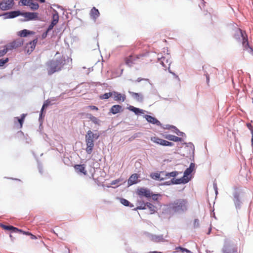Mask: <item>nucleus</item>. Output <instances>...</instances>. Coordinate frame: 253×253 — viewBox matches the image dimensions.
Instances as JSON below:
<instances>
[{
  "instance_id": "obj_47",
  "label": "nucleus",
  "mask_w": 253,
  "mask_h": 253,
  "mask_svg": "<svg viewBox=\"0 0 253 253\" xmlns=\"http://www.w3.org/2000/svg\"><path fill=\"white\" fill-rule=\"evenodd\" d=\"M142 135V133L140 132L135 133L132 136V138L135 139L137 137H140Z\"/></svg>"
},
{
  "instance_id": "obj_30",
  "label": "nucleus",
  "mask_w": 253,
  "mask_h": 253,
  "mask_svg": "<svg viewBox=\"0 0 253 253\" xmlns=\"http://www.w3.org/2000/svg\"><path fill=\"white\" fill-rule=\"evenodd\" d=\"M34 33L35 32L33 31H30L28 30L24 29L18 32V36H20L21 37H25L28 35L34 34Z\"/></svg>"
},
{
  "instance_id": "obj_25",
  "label": "nucleus",
  "mask_w": 253,
  "mask_h": 253,
  "mask_svg": "<svg viewBox=\"0 0 253 253\" xmlns=\"http://www.w3.org/2000/svg\"><path fill=\"white\" fill-rule=\"evenodd\" d=\"M86 118L89 119L93 123L98 126L100 125V120H99L97 118L92 115L91 114H87Z\"/></svg>"
},
{
  "instance_id": "obj_52",
  "label": "nucleus",
  "mask_w": 253,
  "mask_h": 253,
  "mask_svg": "<svg viewBox=\"0 0 253 253\" xmlns=\"http://www.w3.org/2000/svg\"><path fill=\"white\" fill-rule=\"evenodd\" d=\"M20 231H18V233H22L23 234L26 235H29V236L31 234V233L29 232L24 231L21 229H20Z\"/></svg>"
},
{
  "instance_id": "obj_42",
  "label": "nucleus",
  "mask_w": 253,
  "mask_h": 253,
  "mask_svg": "<svg viewBox=\"0 0 253 253\" xmlns=\"http://www.w3.org/2000/svg\"><path fill=\"white\" fill-rule=\"evenodd\" d=\"M176 250H180L181 252H182L183 253L186 252L187 253H192V252H191L189 250H188L186 248H184L181 247L176 248Z\"/></svg>"
},
{
  "instance_id": "obj_22",
  "label": "nucleus",
  "mask_w": 253,
  "mask_h": 253,
  "mask_svg": "<svg viewBox=\"0 0 253 253\" xmlns=\"http://www.w3.org/2000/svg\"><path fill=\"white\" fill-rule=\"evenodd\" d=\"M89 14L91 18L95 20L99 17L100 13L97 8L93 7L90 10Z\"/></svg>"
},
{
  "instance_id": "obj_44",
  "label": "nucleus",
  "mask_w": 253,
  "mask_h": 253,
  "mask_svg": "<svg viewBox=\"0 0 253 253\" xmlns=\"http://www.w3.org/2000/svg\"><path fill=\"white\" fill-rule=\"evenodd\" d=\"M14 120L18 121V122L20 125V127H21L22 126L23 122L24 121V118H19L18 117H15L14 118Z\"/></svg>"
},
{
  "instance_id": "obj_54",
  "label": "nucleus",
  "mask_w": 253,
  "mask_h": 253,
  "mask_svg": "<svg viewBox=\"0 0 253 253\" xmlns=\"http://www.w3.org/2000/svg\"><path fill=\"white\" fill-rule=\"evenodd\" d=\"M121 181V180L120 179H116V180L112 181V182H111V184L112 185H115L116 184L119 183Z\"/></svg>"
},
{
  "instance_id": "obj_36",
  "label": "nucleus",
  "mask_w": 253,
  "mask_h": 253,
  "mask_svg": "<svg viewBox=\"0 0 253 253\" xmlns=\"http://www.w3.org/2000/svg\"><path fill=\"white\" fill-rule=\"evenodd\" d=\"M160 63H168L169 60V56L167 55L166 56H163L159 59Z\"/></svg>"
},
{
  "instance_id": "obj_11",
  "label": "nucleus",
  "mask_w": 253,
  "mask_h": 253,
  "mask_svg": "<svg viewBox=\"0 0 253 253\" xmlns=\"http://www.w3.org/2000/svg\"><path fill=\"white\" fill-rule=\"evenodd\" d=\"M146 236L152 241L156 243L164 242L165 239L163 235H156L149 233H146Z\"/></svg>"
},
{
  "instance_id": "obj_38",
  "label": "nucleus",
  "mask_w": 253,
  "mask_h": 253,
  "mask_svg": "<svg viewBox=\"0 0 253 253\" xmlns=\"http://www.w3.org/2000/svg\"><path fill=\"white\" fill-rule=\"evenodd\" d=\"M50 103V101H48V100H46L43 104L42 106V109H41V113H40V119L42 117V112H43V109L45 107H47L49 104Z\"/></svg>"
},
{
  "instance_id": "obj_64",
  "label": "nucleus",
  "mask_w": 253,
  "mask_h": 253,
  "mask_svg": "<svg viewBox=\"0 0 253 253\" xmlns=\"http://www.w3.org/2000/svg\"><path fill=\"white\" fill-rule=\"evenodd\" d=\"M9 237L11 239V241L12 242H14L15 238L11 234H10V235H9Z\"/></svg>"
},
{
  "instance_id": "obj_62",
  "label": "nucleus",
  "mask_w": 253,
  "mask_h": 253,
  "mask_svg": "<svg viewBox=\"0 0 253 253\" xmlns=\"http://www.w3.org/2000/svg\"><path fill=\"white\" fill-rule=\"evenodd\" d=\"M38 168H39V171L41 173H42V166H41V165L39 164L38 165Z\"/></svg>"
},
{
  "instance_id": "obj_58",
  "label": "nucleus",
  "mask_w": 253,
  "mask_h": 253,
  "mask_svg": "<svg viewBox=\"0 0 253 253\" xmlns=\"http://www.w3.org/2000/svg\"><path fill=\"white\" fill-rule=\"evenodd\" d=\"M205 75L206 76L207 83V84H209V83L210 82V77H209V75L207 73H205Z\"/></svg>"
},
{
  "instance_id": "obj_16",
  "label": "nucleus",
  "mask_w": 253,
  "mask_h": 253,
  "mask_svg": "<svg viewBox=\"0 0 253 253\" xmlns=\"http://www.w3.org/2000/svg\"><path fill=\"white\" fill-rule=\"evenodd\" d=\"M173 184H185L188 183L190 180L191 178H186L183 175L182 177L178 179H175L173 178Z\"/></svg>"
},
{
  "instance_id": "obj_12",
  "label": "nucleus",
  "mask_w": 253,
  "mask_h": 253,
  "mask_svg": "<svg viewBox=\"0 0 253 253\" xmlns=\"http://www.w3.org/2000/svg\"><path fill=\"white\" fill-rule=\"evenodd\" d=\"M233 201L237 210H240L242 206V201L240 197L239 193L235 191L233 193Z\"/></svg>"
},
{
  "instance_id": "obj_45",
  "label": "nucleus",
  "mask_w": 253,
  "mask_h": 253,
  "mask_svg": "<svg viewBox=\"0 0 253 253\" xmlns=\"http://www.w3.org/2000/svg\"><path fill=\"white\" fill-rule=\"evenodd\" d=\"M168 65H169V68H168L169 72L170 74H172V75L174 76V78H175V79H177V80H178V81H180V79H179V78L178 77V76H177V75H176L174 72H171V70H170V67H169V65H170V64H168Z\"/></svg>"
},
{
  "instance_id": "obj_51",
  "label": "nucleus",
  "mask_w": 253,
  "mask_h": 253,
  "mask_svg": "<svg viewBox=\"0 0 253 253\" xmlns=\"http://www.w3.org/2000/svg\"><path fill=\"white\" fill-rule=\"evenodd\" d=\"M172 128H174V130H172V131L174 133H176L177 135H178V131H180L176 126H172V127H171Z\"/></svg>"
},
{
  "instance_id": "obj_50",
  "label": "nucleus",
  "mask_w": 253,
  "mask_h": 253,
  "mask_svg": "<svg viewBox=\"0 0 253 253\" xmlns=\"http://www.w3.org/2000/svg\"><path fill=\"white\" fill-rule=\"evenodd\" d=\"M146 81L147 82H148L150 84H151L150 83V80L148 79H145V78H138L137 80H136V82H140L141 81Z\"/></svg>"
},
{
  "instance_id": "obj_59",
  "label": "nucleus",
  "mask_w": 253,
  "mask_h": 253,
  "mask_svg": "<svg viewBox=\"0 0 253 253\" xmlns=\"http://www.w3.org/2000/svg\"><path fill=\"white\" fill-rule=\"evenodd\" d=\"M173 126L172 125H167L166 126V127H164L165 129H169L170 130V129H172V128L171 127H172Z\"/></svg>"
},
{
  "instance_id": "obj_13",
  "label": "nucleus",
  "mask_w": 253,
  "mask_h": 253,
  "mask_svg": "<svg viewBox=\"0 0 253 253\" xmlns=\"http://www.w3.org/2000/svg\"><path fill=\"white\" fill-rule=\"evenodd\" d=\"M137 194L140 197H145L146 198H149L151 196V191L147 188H140L137 190Z\"/></svg>"
},
{
  "instance_id": "obj_26",
  "label": "nucleus",
  "mask_w": 253,
  "mask_h": 253,
  "mask_svg": "<svg viewBox=\"0 0 253 253\" xmlns=\"http://www.w3.org/2000/svg\"><path fill=\"white\" fill-rule=\"evenodd\" d=\"M128 109L130 111L134 112L135 113V114L137 115L143 114L144 112H145L144 110L139 109L138 108L135 107L133 106H129L128 107Z\"/></svg>"
},
{
  "instance_id": "obj_28",
  "label": "nucleus",
  "mask_w": 253,
  "mask_h": 253,
  "mask_svg": "<svg viewBox=\"0 0 253 253\" xmlns=\"http://www.w3.org/2000/svg\"><path fill=\"white\" fill-rule=\"evenodd\" d=\"M165 138L170 141H173L174 142H178V141H182V138L177 137L175 135H171V134L166 135L165 136Z\"/></svg>"
},
{
  "instance_id": "obj_3",
  "label": "nucleus",
  "mask_w": 253,
  "mask_h": 253,
  "mask_svg": "<svg viewBox=\"0 0 253 253\" xmlns=\"http://www.w3.org/2000/svg\"><path fill=\"white\" fill-rule=\"evenodd\" d=\"M222 253H238L237 248L232 240L225 239L222 249Z\"/></svg>"
},
{
  "instance_id": "obj_43",
  "label": "nucleus",
  "mask_w": 253,
  "mask_h": 253,
  "mask_svg": "<svg viewBox=\"0 0 253 253\" xmlns=\"http://www.w3.org/2000/svg\"><path fill=\"white\" fill-rule=\"evenodd\" d=\"M8 50L5 46L3 49L0 50V57L4 55Z\"/></svg>"
},
{
  "instance_id": "obj_35",
  "label": "nucleus",
  "mask_w": 253,
  "mask_h": 253,
  "mask_svg": "<svg viewBox=\"0 0 253 253\" xmlns=\"http://www.w3.org/2000/svg\"><path fill=\"white\" fill-rule=\"evenodd\" d=\"M139 57L137 55H130L128 57L126 58V63H131L133 61H134L135 58H139Z\"/></svg>"
},
{
  "instance_id": "obj_41",
  "label": "nucleus",
  "mask_w": 253,
  "mask_h": 253,
  "mask_svg": "<svg viewBox=\"0 0 253 253\" xmlns=\"http://www.w3.org/2000/svg\"><path fill=\"white\" fill-rule=\"evenodd\" d=\"M147 206L146 203H142L139 206H137L136 208L134 209L135 210H146Z\"/></svg>"
},
{
  "instance_id": "obj_19",
  "label": "nucleus",
  "mask_w": 253,
  "mask_h": 253,
  "mask_svg": "<svg viewBox=\"0 0 253 253\" xmlns=\"http://www.w3.org/2000/svg\"><path fill=\"white\" fill-rule=\"evenodd\" d=\"M128 92L131 95L132 97L139 102H142L144 100L143 95L141 93H136L129 91Z\"/></svg>"
},
{
  "instance_id": "obj_55",
  "label": "nucleus",
  "mask_w": 253,
  "mask_h": 253,
  "mask_svg": "<svg viewBox=\"0 0 253 253\" xmlns=\"http://www.w3.org/2000/svg\"><path fill=\"white\" fill-rule=\"evenodd\" d=\"M87 107L89 108L90 109H91L92 110H96V111H97V110H98V108L96 106H93V105L88 106Z\"/></svg>"
},
{
  "instance_id": "obj_53",
  "label": "nucleus",
  "mask_w": 253,
  "mask_h": 253,
  "mask_svg": "<svg viewBox=\"0 0 253 253\" xmlns=\"http://www.w3.org/2000/svg\"><path fill=\"white\" fill-rule=\"evenodd\" d=\"M54 26H55V25H53L52 23H51V24L48 26V27L46 30V33H48L49 31H51L53 29V28L54 27Z\"/></svg>"
},
{
  "instance_id": "obj_40",
  "label": "nucleus",
  "mask_w": 253,
  "mask_h": 253,
  "mask_svg": "<svg viewBox=\"0 0 253 253\" xmlns=\"http://www.w3.org/2000/svg\"><path fill=\"white\" fill-rule=\"evenodd\" d=\"M136 47L138 48H144L145 47V46H147V47H148V46L145 45V44H144L143 42L142 41H138L136 43V45H135Z\"/></svg>"
},
{
  "instance_id": "obj_37",
  "label": "nucleus",
  "mask_w": 253,
  "mask_h": 253,
  "mask_svg": "<svg viewBox=\"0 0 253 253\" xmlns=\"http://www.w3.org/2000/svg\"><path fill=\"white\" fill-rule=\"evenodd\" d=\"M83 69L84 70L83 73L85 74H88L90 72L93 71V67H83Z\"/></svg>"
},
{
  "instance_id": "obj_5",
  "label": "nucleus",
  "mask_w": 253,
  "mask_h": 253,
  "mask_svg": "<svg viewBox=\"0 0 253 253\" xmlns=\"http://www.w3.org/2000/svg\"><path fill=\"white\" fill-rule=\"evenodd\" d=\"M23 44V41L21 39H16L13 42L7 44L5 46L7 49L12 50L14 49H16L19 47L21 46Z\"/></svg>"
},
{
  "instance_id": "obj_48",
  "label": "nucleus",
  "mask_w": 253,
  "mask_h": 253,
  "mask_svg": "<svg viewBox=\"0 0 253 253\" xmlns=\"http://www.w3.org/2000/svg\"><path fill=\"white\" fill-rule=\"evenodd\" d=\"M200 226L199 220L198 219H195L194 221V226L195 228H198Z\"/></svg>"
},
{
  "instance_id": "obj_18",
  "label": "nucleus",
  "mask_w": 253,
  "mask_h": 253,
  "mask_svg": "<svg viewBox=\"0 0 253 253\" xmlns=\"http://www.w3.org/2000/svg\"><path fill=\"white\" fill-rule=\"evenodd\" d=\"M0 226L4 230L11 231L12 233H18V231H20V229L12 225H6L1 223Z\"/></svg>"
},
{
  "instance_id": "obj_15",
  "label": "nucleus",
  "mask_w": 253,
  "mask_h": 253,
  "mask_svg": "<svg viewBox=\"0 0 253 253\" xmlns=\"http://www.w3.org/2000/svg\"><path fill=\"white\" fill-rule=\"evenodd\" d=\"M37 42L38 39H35L27 44L25 47V50L27 53L30 54L34 50V49L35 48L36 45L37 43Z\"/></svg>"
},
{
  "instance_id": "obj_23",
  "label": "nucleus",
  "mask_w": 253,
  "mask_h": 253,
  "mask_svg": "<svg viewBox=\"0 0 253 253\" xmlns=\"http://www.w3.org/2000/svg\"><path fill=\"white\" fill-rule=\"evenodd\" d=\"M74 168L78 173L86 174V171L85 169L84 165H76Z\"/></svg>"
},
{
  "instance_id": "obj_46",
  "label": "nucleus",
  "mask_w": 253,
  "mask_h": 253,
  "mask_svg": "<svg viewBox=\"0 0 253 253\" xmlns=\"http://www.w3.org/2000/svg\"><path fill=\"white\" fill-rule=\"evenodd\" d=\"M171 184H173V181L172 178L170 180L165 182L162 184V185H170Z\"/></svg>"
},
{
  "instance_id": "obj_31",
  "label": "nucleus",
  "mask_w": 253,
  "mask_h": 253,
  "mask_svg": "<svg viewBox=\"0 0 253 253\" xmlns=\"http://www.w3.org/2000/svg\"><path fill=\"white\" fill-rule=\"evenodd\" d=\"M147 209L149 210V212L151 214H153L156 212L157 208L151 203L147 202L146 203Z\"/></svg>"
},
{
  "instance_id": "obj_1",
  "label": "nucleus",
  "mask_w": 253,
  "mask_h": 253,
  "mask_svg": "<svg viewBox=\"0 0 253 253\" xmlns=\"http://www.w3.org/2000/svg\"><path fill=\"white\" fill-rule=\"evenodd\" d=\"M189 209L187 200L183 198L175 199L165 205L162 209L159 216L162 219H169L175 214H183Z\"/></svg>"
},
{
  "instance_id": "obj_9",
  "label": "nucleus",
  "mask_w": 253,
  "mask_h": 253,
  "mask_svg": "<svg viewBox=\"0 0 253 253\" xmlns=\"http://www.w3.org/2000/svg\"><path fill=\"white\" fill-rule=\"evenodd\" d=\"M38 13L37 12H21V15L25 18V21L39 20Z\"/></svg>"
},
{
  "instance_id": "obj_63",
  "label": "nucleus",
  "mask_w": 253,
  "mask_h": 253,
  "mask_svg": "<svg viewBox=\"0 0 253 253\" xmlns=\"http://www.w3.org/2000/svg\"><path fill=\"white\" fill-rule=\"evenodd\" d=\"M30 236L31 239H32L34 240V239H36L37 238L35 235L32 234V233H31Z\"/></svg>"
},
{
  "instance_id": "obj_39",
  "label": "nucleus",
  "mask_w": 253,
  "mask_h": 253,
  "mask_svg": "<svg viewBox=\"0 0 253 253\" xmlns=\"http://www.w3.org/2000/svg\"><path fill=\"white\" fill-rule=\"evenodd\" d=\"M112 96V92H108L105 93L102 95H101L100 98L101 99H108L110 97Z\"/></svg>"
},
{
  "instance_id": "obj_56",
  "label": "nucleus",
  "mask_w": 253,
  "mask_h": 253,
  "mask_svg": "<svg viewBox=\"0 0 253 253\" xmlns=\"http://www.w3.org/2000/svg\"><path fill=\"white\" fill-rule=\"evenodd\" d=\"M8 58H6L5 59H0V63H6L8 62Z\"/></svg>"
},
{
  "instance_id": "obj_21",
  "label": "nucleus",
  "mask_w": 253,
  "mask_h": 253,
  "mask_svg": "<svg viewBox=\"0 0 253 253\" xmlns=\"http://www.w3.org/2000/svg\"><path fill=\"white\" fill-rule=\"evenodd\" d=\"M138 178V175L136 173H134L132 174L128 179L127 184L128 186H131L133 184H136L137 183V179Z\"/></svg>"
},
{
  "instance_id": "obj_24",
  "label": "nucleus",
  "mask_w": 253,
  "mask_h": 253,
  "mask_svg": "<svg viewBox=\"0 0 253 253\" xmlns=\"http://www.w3.org/2000/svg\"><path fill=\"white\" fill-rule=\"evenodd\" d=\"M5 15H6V18H13L19 15H21V12L19 11H13L6 13Z\"/></svg>"
},
{
  "instance_id": "obj_7",
  "label": "nucleus",
  "mask_w": 253,
  "mask_h": 253,
  "mask_svg": "<svg viewBox=\"0 0 253 253\" xmlns=\"http://www.w3.org/2000/svg\"><path fill=\"white\" fill-rule=\"evenodd\" d=\"M64 64H49L47 68L48 74L51 75L53 73L60 71L63 68Z\"/></svg>"
},
{
  "instance_id": "obj_34",
  "label": "nucleus",
  "mask_w": 253,
  "mask_h": 253,
  "mask_svg": "<svg viewBox=\"0 0 253 253\" xmlns=\"http://www.w3.org/2000/svg\"><path fill=\"white\" fill-rule=\"evenodd\" d=\"M150 177L154 179V180H161V179L162 178V177H161V174L158 172H154L150 174Z\"/></svg>"
},
{
  "instance_id": "obj_32",
  "label": "nucleus",
  "mask_w": 253,
  "mask_h": 253,
  "mask_svg": "<svg viewBox=\"0 0 253 253\" xmlns=\"http://www.w3.org/2000/svg\"><path fill=\"white\" fill-rule=\"evenodd\" d=\"M120 199V203L123 204V205L125 206H129L130 207H133V205L131 204L130 203V202L124 199V198H121L119 199Z\"/></svg>"
},
{
  "instance_id": "obj_17",
  "label": "nucleus",
  "mask_w": 253,
  "mask_h": 253,
  "mask_svg": "<svg viewBox=\"0 0 253 253\" xmlns=\"http://www.w3.org/2000/svg\"><path fill=\"white\" fill-rule=\"evenodd\" d=\"M195 168V164L194 163H191L190 164L189 168H187L186 170L184 172L183 175L186 178H191V177H188V176L192 172L194 169Z\"/></svg>"
},
{
  "instance_id": "obj_33",
  "label": "nucleus",
  "mask_w": 253,
  "mask_h": 253,
  "mask_svg": "<svg viewBox=\"0 0 253 253\" xmlns=\"http://www.w3.org/2000/svg\"><path fill=\"white\" fill-rule=\"evenodd\" d=\"M59 20V15L57 12H55V13L53 14L52 15V19L51 21V23H52L53 25H56L57 23H58Z\"/></svg>"
},
{
  "instance_id": "obj_10",
  "label": "nucleus",
  "mask_w": 253,
  "mask_h": 253,
  "mask_svg": "<svg viewBox=\"0 0 253 253\" xmlns=\"http://www.w3.org/2000/svg\"><path fill=\"white\" fill-rule=\"evenodd\" d=\"M14 4L13 0H3L0 2V8L6 10L11 8Z\"/></svg>"
},
{
  "instance_id": "obj_6",
  "label": "nucleus",
  "mask_w": 253,
  "mask_h": 253,
  "mask_svg": "<svg viewBox=\"0 0 253 253\" xmlns=\"http://www.w3.org/2000/svg\"><path fill=\"white\" fill-rule=\"evenodd\" d=\"M34 0H20L19 4L24 6H28L33 10L39 9V5L38 3L34 2Z\"/></svg>"
},
{
  "instance_id": "obj_61",
  "label": "nucleus",
  "mask_w": 253,
  "mask_h": 253,
  "mask_svg": "<svg viewBox=\"0 0 253 253\" xmlns=\"http://www.w3.org/2000/svg\"><path fill=\"white\" fill-rule=\"evenodd\" d=\"M252 133V146L253 147V128L251 129Z\"/></svg>"
},
{
  "instance_id": "obj_57",
  "label": "nucleus",
  "mask_w": 253,
  "mask_h": 253,
  "mask_svg": "<svg viewBox=\"0 0 253 253\" xmlns=\"http://www.w3.org/2000/svg\"><path fill=\"white\" fill-rule=\"evenodd\" d=\"M159 173L161 174V177H166V171H162Z\"/></svg>"
},
{
  "instance_id": "obj_4",
  "label": "nucleus",
  "mask_w": 253,
  "mask_h": 253,
  "mask_svg": "<svg viewBox=\"0 0 253 253\" xmlns=\"http://www.w3.org/2000/svg\"><path fill=\"white\" fill-rule=\"evenodd\" d=\"M234 38L236 40H240V38H242V44L245 49H247L249 45L248 41L247 36L245 32H243L240 29H237L234 36Z\"/></svg>"
},
{
  "instance_id": "obj_29",
  "label": "nucleus",
  "mask_w": 253,
  "mask_h": 253,
  "mask_svg": "<svg viewBox=\"0 0 253 253\" xmlns=\"http://www.w3.org/2000/svg\"><path fill=\"white\" fill-rule=\"evenodd\" d=\"M178 174V172L177 171H173L170 172H166V177H162L161 180H164L166 179L169 178L170 177H174Z\"/></svg>"
},
{
  "instance_id": "obj_49",
  "label": "nucleus",
  "mask_w": 253,
  "mask_h": 253,
  "mask_svg": "<svg viewBox=\"0 0 253 253\" xmlns=\"http://www.w3.org/2000/svg\"><path fill=\"white\" fill-rule=\"evenodd\" d=\"M160 194H152L151 193V197H152V198L153 200L154 201H157L158 200V196H160Z\"/></svg>"
},
{
  "instance_id": "obj_20",
  "label": "nucleus",
  "mask_w": 253,
  "mask_h": 253,
  "mask_svg": "<svg viewBox=\"0 0 253 253\" xmlns=\"http://www.w3.org/2000/svg\"><path fill=\"white\" fill-rule=\"evenodd\" d=\"M112 96H113L114 99L115 101H122L124 102L126 99L125 95H122L120 93L116 91L112 92Z\"/></svg>"
},
{
  "instance_id": "obj_60",
  "label": "nucleus",
  "mask_w": 253,
  "mask_h": 253,
  "mask_svg": "<svg viewBox=\"0 0 253 253\" xmlns=\"http://www.w3.org/2000/svg\"><path fill=\"white\" fill-rule=\"evenodd\" d=\"M178 133H178L177 135L181 136V137L185 136V134L184 132H181V131H178Z\"/></svg>"
},
{
  "instance_id": "obj_14",
  "label": "nucleus",
  "mask_w": 253,
  "mask_h": 253,
  "mask_svg": "<svg viewBox=\"0 0 253 253\" xmlns=\"http://www.w3.org/2000/svg\"><path fill=\"white\" fill-rule=\"evenodd\" d=\"M143 117L147 120L149 123L156 125L157 126H161L162 124L161 122L155 117L148 115H144Z\"/></svg>"
},
{
  "instance_id": "obj_27",
  "label": "nucleus",
  "mask_w": 253,
  "mask_h": 253,
  "mask_svg": "<svg viewBox=\"0 0 253 253\" xmlns=\"http://www.w3.org/2000/svg\"><path fill=\"white\" fill-rule=\"evenodd\" d=\"M122 109V106L120 105H114L110 109V111L113 114H116L120 112Z\"/></svg>"
},
{
  "instance_id": "obj_8",
  "label": "nucleus",
  "mask_w": 253,
  "mask_h": 253,
  "mask_svg": "<svg viewBox=\"0 0 253 253\" xmlns=\"http://www.w3.org/2000/svg\"><path fill=\"white\" fill-rule=\"evenodd\" d=\"M151 140L153 142L162 146H172L174 145V144L172 142L165 140L157 137H152Z\"/></svg>"
},
{
  "instance_id": "obj_2",
  "label": "nucleus",
  "mask_w": 253,
  "mask_h": 253,
  "mask_svg": "<svg viewBox=\"0 0 253 253\" xmlns=\"http://www.w3.org/2000/svg\"><path fill=\"white\" fill-rule=\"evenodd\" d=\"M94 131L95 133L89 130L86 132L85 136L86 145L85 151L88 154H90L92 153L94 146V141L97 140L100 136V134L97 132V130Z\"/></svg>"
}]
</instances>
